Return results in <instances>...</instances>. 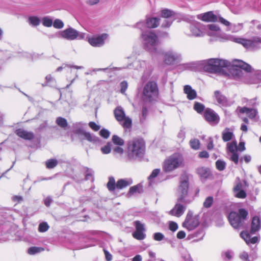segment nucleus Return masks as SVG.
Masks as SVG:
<instances>
[{
    "label": "nucleus",
    "mask_w": 261,
    "mask_h": 261,
    "mask_svg": "<svg viewBox=\"0 0 261 261\" xmlns=\"http://www.w3.org/2000/svg\"><path fill=\"white\" fill-rule=\"evenodd\" d=\"M141 37L143 43L146 49L152 54H156L160 49L156 47L159 43L157 35L152 31H146L142 33Z\"/></svg>",
    "instance_id": "nucleus-3"
},
{
    "label": "nucleus",
    "mask_w": 261,
    "mask_h": 261,
    "mask_svg": "<svg viewBox=\"0 0 261 261\" xmlns=\"http://www.w3.org/2000/svg\"><path fill=\"white\" fill-rule=\"evenodd\" d=\"M245 150V144L244 142H240L238 146V150L242 152Z\"/></svg>",
    "instance_id": "nucleus-64"
},
{
    "label": "nucleus",
    "mask_w": 261,
    "mask_h": 261,
    "mask_svg": "<svg viewBox=\"0 0 261 261\" xmlns=\"http://www.w3.org/2000/svg\"><path fill=\"white\" fill-rule=\"evenodd\" d=\"M100 135L105 138H108L110 136V132L106 129H102L100 131Z\"/></svg>",
    "instance_id": "nucleus-55"
},
{
    "label": "nucleus",
    "mask_w": 261,
    "mask_h": 261,
    "mask_svg": "<svg viewBox=\"0 0 261 261\" xmlns=\"http://www.w3.org/2000/svg\"><path fill=\"white\" fill-rule=\"evenodd\" d=\"M186 237V233L184 231H179L177 234V238L179 239L184 238Z\"/></svg>",
    "instance_id": "nucleus-63"
},
{
    "label": "nucleus",
    "mask_w": 261,
    "mask_h": 261,
    "mask_svg": "<svg viewBox=\"0 0 261 261\" xmlns=\"http://www.w3.org/2000/svg\"><path fill=\"white\" fill-rule=\"evenodd\" d=\"M42 24L45 27H49L53 24V21L51 19L48 17H44L42 19Z\"/></svg>",
    "instance_id": "nucleus-48"
},
{
    "label": "nucleus",
    "mask_w": 261,
    "mask_h": 261,
    "mask_svg": "<svg viewBox=\"0 0 261 261\" xmlns=\"http://www.w3.org/2000/svg\"><path fill=\"white\" fill-rule=\"evenodd\" d=\"M198 174L202 178H206L210 175V171L208 168L200 167L197 169Z\"/></svg>",
    "instance_id": "nucleus-31"
},
{
    "label": "nucleus",
    "mask_w": 261,
    "mask_h": 261,
    "mask_svg": "<svg viewBox=\"0 0 261 261\" xmlns=\"http://www.w3.org/2000/svg\"><path fill=\"white\" fill-rule=\"evenodd\" d=\"M83 125L84 124L82 122H77L74 124V133L79 135L84 136L86 139L91 142L95 143L97 142L98 139L96 137L82 129Z\"/></svg>",
    "instance_id": "nucleus-13"
},
{
    "label": "nucleus",
    "mask_w": 261,
    "mask_h": 261,
    "mask_svg": "<svg viewBox=\"0 0 261 261\" xmlns=\"http://www.w3.org/2000/svg\"><path fill=\"white\" fill-rule=\"evenodd\" d=\"M208 31H214L216 33H220L221 30L219 27L216 24H208L207 25Z\"/></svg>",
    "instance_id": "nucleus-44"
},
{
    "label": "nucleus",
    "mask_w": 261,
    "mask_h": 261,
    "mask_svg": "<svg viewBox=\"0 0 261 261\" xmlns=\"http://www.w3.org/2000/svg\"><path fill=\"white\" fill-rule=\"evenodd\" d=\"M184 93L187 94L188 99L193 100L197 96V93L196 91L192 89L189 85H186L184 88Z\"/></svg>",
    "instance_id": "nucleus-23"
},
{
    "label": "nucleus",
    "mask_w": 261,
    "mask_h": 261,
    "mask_svg": "<svg viewBox=\"0 0 261 261\" xmlns=\"http://www.w3.org/2000/svg\"><path fill=\"white\" fill-rule=\"evenodd\" d=\"M112 141L115 144L119 146H122L124 143L123 140L116 135H114L112 137Z\"/></svg>",
    "instance_id": "nucleus-36"
},
{
    "label": "nucleus",
    "mask_w": 261,
    "mask_h": 261,
    "mask_svg": "<svg viewBox=\"0 0 261 261\" xmlns=\"http://www.w3.org/2000/svg\"><path fill=\"white\" fill-rule=\"evenodd\" d=\"M198 18L207 22H215L217 21V17L212 11L198 15Z\"/></svg>",
    "instance_id": "nucleus-19"
},
{
    "label": "nucleus",
    "mask_w": 261,
    "mask_h": 261,
    "mask_svg": "<svg viewBox=\"0 0 261 261\" xmlns=\"http://www.w3.org/2000/svg\"><path fill=\"white\" fill-rule=\"evenodd\" d=\"M16 134L20 137L26 139L31 140L34 138V134L31 132H27L23 129H18L16 130Z\"/></svg>",
    "instance_id": "nucleus-21"
},
{
    "label": "nucleus",
    "mask_w": 261,
    "mask_h": 261,
    "mask_svg": "<svg viewBox=\"0 0 261 261\" xmlns=\"http://www.w3.org/2000/svg\"><path fill=\"white\" fill-rule=\"evenodd\" d=\"M174 15V12L169 9H165L161 11V15L163 18H169Z\"/></svg>",
    "instance_id": "nucleus-33"
},
{
    "label": "nucleus",
    "mask_w": 261,
    "mask_h": 261,
    "mask_svg": "<svg viewBox=\"0 0 261 261\" xmlns=\"http://www.w3.org/2000/svg\"><path fill=\"white\" fill-rule=\"evenodd\" d=\"M234 196L239 198H245L246 197V193L244 190L243 185L240 182L237 183L233 188Z\"/></svg>",
    "instance_id": "nucleus-18"
},
{
    "label": "nucleus",
    "mask_w": 261,
    "mask_h": 261,
    "mask_svg": "<svg viewBox=\"0 0 261 261\" xmlns=\"http://www.w3.org/2000/svg\"><path fill=\"white\" fill-rule=\"evenodd\" d=\"M219 21L222 23L223 24L226 25V26H230V22H229L228 21L226 20L225 19L222 18V17H219Z\"/></svg>",
    "instance_id": "nucleus-59"
},
{
    "label": "nucleus",
    "mask_w": 261,
    "mask_h": 261,
    "mask_svg": "<svg viewBox=\"0 0 261 261\" xmlns=\"http://www.w3.org/2000/svg\"><path fill=\"white\" fill-rule=\"evenodd\" d=\"M44 250V248L42 247H32L28 249V252L30 255H34L36 253L41 252Z\"/></svg>",
    "instance_id": "nucleus-32"
},
{
    "label": "nucleus",
    "mask_w": 261,
    "mask_h": 261,
    "mask_svg": "<svg viewBox=\"0 0 261 261\" xmlns=\"http://www.w3.org/2000/svg\"><path fill=\"white\" fill-rule=\"evenodd\" d=\"M185 211V207L182 204L176 203L174 207L170 211L169 214L177 217H180Z\"/></svg>",
    "instance_id": "nucleus-20"
},
{
    "label": "nucleus",
    "mask_w": 261,
    "mask_h": 261,
    "mask_svg": "<svg viewBox=\"0 0 261 261\" xmlns=\"http://www.w3.org/2000/svg\"><path fill=\"white\" fill-rule=\"evenodd\" d=\"M89 125L94 131H97L100 129V126L98 125L94 122H90Z\"/></svg>",
    "instance_id": "nucleus-56"
},
{
    "label": "nucleus",
    "mask_w": 261,
    "mask_h": 261,
    "mask_svg": "<svg viewBox=\"0 0 261 261\" xmlns=\"http://www.w3.org/2000/svg\"><path fill=\"white\" fill-rule=\"evenodd\" d=\"M209 156L208 152L206 151L200 152L199 153V157L200 158H207Z\"/></svg>",
    "instance_id": "nucleus-60"
},
{
    "label": "nucleus",
    "mask_w": 261,
    "mask_h": 261,
    "mask_svg": "<svg viewBox=\"0 0 261 261\" xmlns=\"http://www.w3.org/2000/svg\"><path fill=\"white\" fill-rule=\"evenodd\" d=\"M225 162L221 160H218L216 163V167L220 171L223 170L225 168Z\"/></svg>",
    "instance_id": "nucleus-45"
},
{
    "label": "nucleus",
    "mask_w": 261,
    "mask_h": 261,
    "mask_svg": "<svg viewBox=\"0 0 261 261\" xmlns=\"http://www.w3.org/2000/svg\"><path fill=\"white\" fill-rule=\"evenodd\" d=\"M183 161L181 154L174 153L165 160L163 167V170L166 172H172L182 166Z\"/></svg>",
    "instance_id": "nucleus-4"
},
{
    "label": "nucleus",
    "mask_w": 261,
    "mask_h": 261,
    "mask_svg": "<svg viewBox=\"0 0 261 261\" xmlns=\"http://www.w3.org/2000/svg\"><path fill=\"white\" fill-rule=\"evenodd\" d=\"M204 62V70L211 73L224 74L225 73V69H229L230 66L228 61L218 59H211Z\"/></svg>",
    "instance_id": "nucleus-2"
},
{
    "label": "nucleus",
    "mask_w": 261,
    "mask_h": 261,
    "mask_svg": "<svg viewBox=\"0 0 261 261\" xmlns=\"http://www.w3.org/2000/svg\"><path fill=\"white\" fill-rule=\"evenodd\" d=\"M143 96L144 98L148 100L154 99L158 94L157 85L155 82H148L144 87Z\"/></svg>",
    "instance_id": "nucleus-12"
},
{
    "label": "nucleus",
    "mask_w": 261,
    "mask_h": 261,
    "mask_svg": "<svg viewBox=\"0 0 261 261\" xmlns=\"http://www.w3.org/2000/svg\"><path fill=\"white\" fill-rule=\"evenodd\" d=\"M232 74L238 78L244 76V72L243 70L249 72L251 71L252 68L250 65L244 62L241 60H236L233 61Z\"/></svg>",
    "instance_id": "nucleus-9"
},
{
    "label": "nucleus",
    "mask_w": 261,
    "mask_h": 261,
    "mask_svg": "<svg viewBox=\"0 0 261 261\" xmlns=\"http://www.w3.org/2000/svg\"><path fill=\"white\" fill-rule=\"evenodd\" d=\"M199 224V221L197 217L193 216L191 213H188L185 221L182 223L183 227L189 230L195 229Z\"/></svg>",
    "instance_id": "nucleus-16"
},
{
    "label": "nucleus",
    "mask_w": 261,
    "mask_h": 261,
    "mask_svg": "<svg viewBox=\"0 0 261 261\" xmlns=\"http://www.w3.org/2000/svg\"><path fill=\"white\" fill-rule=\"evenodd\" d=\"M169 228L172 231H176L178 228L177 224L173 222H171L169 224Z\"/></svg>",
    "instance_id": "nucleus-57"
},
{
    "label": "nucleus",
    "mask_w": 261,
    "mask_h": 261,
    "mask_svg": "<svg viewBox=\"0 0 261 261\" xmlns=\"http://www.w3.org/2000/svg\"><path fill=\"white\" fill-rule=\"evenodd\" d=\"M127 155L130 159L143 157L145 151V143L142 139L134 138L127 144Z\"/></svg>",
    "instance_id": "nucleus-1"
},
{
    "label": "nucleus",
    "mask_w": 261,
    "mask_h": 261,
    "mask_svg": "<svg viewBox=\"0 0 261 261\" xmlns=\"http://www.w3.org/2000/svg\"><path fill=\"white\" fill-rule=\"evenodd\" d=\"M233 136L232 132L228 128H225L222 132V139L225 142L231 140Z\"/></svg>",
    "instance_id": "nucleus-30"
},
{
    "label": "nucleus",
    "mask_w": 261,
    "mask_h": 261,
    "mask_svg": "<svg viewBox=\"0 0 261 261\" xmlns=\"http://www.w3.org/2000/svg\"><path fill=\"white\" fill-rule=\"evenodd\" d=\"M56 123L58 125L63 128H65L67 126V120L62 117H58L56 119Z\"/></svg>",
    "instance_id": "nucleus-38"
},
{
    "label": "nucleus",
    "mask_w": 261,
    "mask_h": 261,
    "mask_svg": "<svg viewBox=\"0 0 261 261\" xmlns=\"http://www.w3.org/2000/svg\"><path fill=\"white\" fill-rule=\"evenodd\" d=\"M135 225L136 226V231H145L144 225L140 221H137L135 222Z\"/></svg>",
    "instance_id": "nucleus-46"
},
{
    "label": "nucleus",
    "mask_w": 261,
    "mask_h": 261,
    "mask_svg": "<svg viewBox=\"0 0 261 261\" xmlns=\"http://www.w3.org/2000/svg\"><path fill=\"white\" fill-rule=\"evenodd\" d=\"M247 215V212L244 209H240L239 213L231 212L228 217L231 225L234 228L240 227L243 224Z\"/></svg>",
    "instance_id": "nucleus-7"
},
{
    "label": "nucleus",
    "mask_w": 261,
    "mask_h": 261,
    "mask_svg": "<svg viewBox=\"0 0 261 261\" xmlns=\"http://www.w3.org/2000/svg\"><path fill=\"white\" fill-rule=\"evenodd\" d=\"M156 54H162L164 62L168 65L173 64L179 62L181 60V56L178 53L173 50H169L164 53L161 49L159 50Z\"/></svg>",
    "instance_id": "nucleus-11"
},
{
    "label": "nucleus",
    "mask_w": 261,
    "mask_h": 261,
    "mask_svg": "<svg viewBox=\"0 0 261 261\" xmlns=\"http://www.w3.org/2000/svg\"><path fill=\"white\" fill-rule=\"evenodd\" d=\"M227 155L229 159L237 164L239 162V154L237 153L238 146L236 141H232L227 144Z\"/></svg>",
    "instance_id": "nucleus-15"
},
{
    "label": "nucleus",
    "mask_w": 261,
    "mask_h": 261,
    "mask_svg": "<svg viewBox=\"0 0 261 261\" xmlns=\"http://www.w3.org/2000/svg\"><path fill=\"white\" fill-rule=\"evenodd\" d=\"M113 152L115 154L122 155L124 152V150L120 146H116L113 148Z\"/></svg>",
    "instance_id": "nucleus-54"
},
{
    "label": "nucleus",
    "mask_w": 261,
    "mask_h": 261,
    "mask_svg": "<svg viewBox=\"0 0 261 261\" xmlns=\"http://www.w3.org/2000/svg\"><path fill=\"white\" fill-rule=\"evenodd\" d=\"M107 33L89 36L87 38L88 43L93 47H100L104 45L105 41L108 38Z\"/></svg>",
    "instance_id": "nucleus-14"
},
{
    "label": "nucleus",
    "mask_w": 261,
    "mask_h": 261,
    "mask_svg": "<svg viewBox=\"0 0 261 261\" xmlns=\"http://www.w3.org/2000/svg\"><path fill=\"white\" fill-rule=\"evenodd\" d=\"M213 202V197L212 196H208L205 199L203 205L205 208H209L212 205Z\"/></svg>",
    "instance_id": "nucleus-37"
},
{
    "label": "nucleus",
    "mask_w": 261,
    "mask_h": 261,
    "mask_svg": "<svg viewBox=\"0 0 261 261\" xmlns=\"http://www.w3.org/2000/svg\"><path fill=\"white\" fill-rule=\"evenodd\" d=\"M224 255H225V258L228 260H230L232 258V253L230 251H226L224 253Z\"/></svg>",
    "instance_id": "nucleus-62"
},
{
    "label": "nucleus",
    "mask_w": 261,
    "mask_h": 261,
    "mask_svg": "<svg viewBox=\"0 0 261 261\" xmlns=\"http://www.w3.org/2000/svg\"><path fill=\"white\" fill-rule=\"evenodd\" d=\"M121 91L122 93H124L127 88V83L123 81L121 83Z\"/></svg>",
    "instance_id": "nucleus-58"
},
{
    "label": "nucleus",
    "mask_w": 261,
    "mask_h": 261,
    "mask_svg": "<svg viewBox=\"0 0 261 261\" xmlns=\"http://www.w3.org/2000/svg\"><path fill=\"white\" fill-rule=\"evenodd\" d=\"M133 236L134 238L139 240H143L145 237V234L144 233L143 231H135L133 234Z\"/></svg>",
    "instance_id": "nucleus-40"
},
{
    "label": "nucleus",
    "mask_w": 261,
    "mask_h": 261,
    "mask_svg": "<svg viewBox=\"0 0 261 261\" xmlns=\"http://www.w3.org/2000/svg\"><path fill=\"white\" fill-rule=\"evenodd\" d=\"M194 109L198 113H200L204 110V106L201 103L196 102L194 106Z\"/></svg>",
    "instance_id": "nucleus-43"
},
{
    "label": "nucleus",
    "mask_w": 261,
    "mask_h": 261,
    "mask_svg": "<svg viewBox=\"0 0 261 261\" xmlns=\"http://www.w3.org/2000/svg\"><path fill=\"white\" fill-rule=\"evenodd\" d=\"M60 36L68 40H74L76 39H83L85 34L70 27L60 32Z\"/></svg>",
    "instance_id": "nucleus-10"
},
{
    "label": "nucleus",
    "mask_w": 261,
    "mask_h": 261,
    "mask_svg": "<svg viewBox=\"0 0 261 261\" xmlns=\"http://www.w3.org/2000/svg\"><path fill=\"white\" fill-rule=\"evenodd\" d=\"M239 258L243 261H250L248 253L246 251H243L239 254Z\"/></svg>",
    "instance_id": "nucleus-47"
},
{
    "label": "nucleus",
    "mask_w": 261,
    "mask_h": 261,
    "mask_svg": "<svg viewBox=\"0 0 261 261\" xmlns=\"http://www.w3.org/2000/svg\"><path fill=\"white\" fill-rule=\"evenodd\" d=\"M188 177L186 175H182L180 177V184L177 190L178 202L190 203L193 200V198L191 199H186L188 196Z\"/></svg>",
    "instance_id": "nucleus-6"
},
{
    "label": "nucleus",
    "mask_w": 261,
    "mask_h": 261,
    "mask_svg": "<svg viewBox=\"0 0 261 261\" xmlns=\"http://www.w3.org/2000/svg\"><path fill=\"white\" fill-rule=\"evenodd\" d=\"M29 22L31 24L34 26H37L39 24L40 21L38 17L36 16H31L29 18Z\"/></svg>",
    "instance_id": "nucleus-41"
},
{
    "label": "nucleus",
    "mask_w": 261,
    "mask_h": 261,
    "mask_svg": "<svg viewBox=\"0 0 261 261\" xmlns=\"http://www.w3.org/2000/svg\"><path fill=\"white\" fill-rule=\"evenodd\" d=\"M164 238V236L161 232H156L153 234V239L157 241H161Z\"/></svg>",
    "instance_id": "nucleus-52"
},
{
    "label": "nucleus",
    "mask_w": 261,
    "mask_h": 261,
    "mask_svg": "<svg viewBox=\"0 0 261 261\" xmlns=\"http://www.w3.org/2000/svg\"><path fill=\"white\" fill-rule=\"evenodd\" d=\"M132 184V180L130 179H121L117 182L116 187L118 189H122L131 185Z\"/></svg>",
    "instance_id": "nucleus-29"
},
{
    "label": "nucleus",
    "mask_w": 261,
    "mask_h": 261,
    "mask_svg": "<svg viewBox=\"0 0 261 261\" xmlns=\"http://www.w3.org/2000/svg\"><path fill=\"white\" fill-rule=\"evenodd\" d=\"M100 150L103 154H109L111 151V143H108L106 145L102 146Z\"/></svg>",
    "instance_id": "nucleus-42"
},
{
    "label": "nucleus",
    "mask_w": 261,
    "mask_h": 261,
    "mask_svg": "<svg viewBox=\"0 0 261 261\" xmlns=\"http://www.w3.org/2000/svg\"><path fill=\"white\" fill-rule=\"evenodd\" d=\"M226 39L242 44L245 48L247 49L257 48L259 47L258 44H261V38L257 37H254L252 39H246L232 35H229L227 37Z\"/></svg>",
    "instance_id": "nucleus-5"
},
{
    "label": "nucleus",
    "mask_w": 261,
    "mask_h": 261,
    "mask_svg": "<svg viewBox=\"0 0 261 261\" xmlns=\"http://www.w3.org/2000/svg\"><path fill=\"white\" fill-rule=\"evenodd\" d=\"M53 26L57 29H61L64 26L63 22L60 19H56L53 23Z\"/></svg>",
    "instance_id": "nucleus-51"
},
{
    "label": "nucleus",
    "mask_w": 261,
    "mask_h": 261,
    "mask_svg": "<svg viewBox=\"0 0 261 261\" xmlns=\"http://www.w3.org/2000/svg\"><path fill=\"white\" fill-rule=\"evenodd\" d=\"M104 253L106 258L108 261H111L112 259V255L107 250H104Z\"/></svg>",
    "instance_id": "nucleus-61"
},
{
    "label": "nucleus",
    "mask_w": 261,
    "mask_h": 261,
    "mask_svg": "<svg viewBox=\"0 0 261 261\" xmlns=\"http://www.w3.org/2000/svg\"><path fill=\"white\" fill-rule=\"evenodd\" d=\"M260 228V221L257 217H254L252 219L251 223V231L252 232H255L258 230Z\"/></svg>",
    "instance_id": "nucleus-28"
},
{
    "label": "nucleus",
    "mask_w": 261,
    "mask_h": 261,
    "mask_svg": "<svg viewBox=\"0 0 261 261\" xmlns=\"http://www.w3.org/2000/svg\"><path fill=\"white\" fill-rule=\"evenodd\" d=\"M160 24V18L156 17L148 18L146 19L147 27L150 28H156Z\"/></svg>",
    "instance_id": "nucleus-26"
},
{
    "label": "nucleus",
    "mask_w": 261,
    "mask_h": 261,
    "mask_svg": "<svg viewBox=\"0 0 261 261\" xmlns=\"http://www.w3.org/2000/svg\"><path fill=\"white\" fill-rule=\"evenodd\" d=\"M190 146L192 148L195 150H197L200 147V142L198 139H192L190 141Z\"/></svg>",
    "instance_id": "nucleus-35"
},
{
    "label": "nucleus",
    "mask_w": 261,
    "mask_h": 261,
    "mask_svg": "<svg viewBox=\"0 0 261 261\" xmlns=\"http://www.w3.org/2000/svg\"><path fill=\"white\" fill-rule=\"evenodd\" d=\"M241 113H246L250 118H253L257 114V111L255 109H249L246 107L242 108L240 110Z\"/></svg>",
    "instance_id": "nucleus-27"
},
{
    "label": "nucleus",
    "mask_w": 261,
    "mask_h": 261,
    "mask_svg": "<svg viewBox=\"0 0 261 261\" xmlns=\"http://www.w3.org/2000/svg\"><path fill=\"white\" fill-rule=\"evenodd\" d=\"M160 171V169H154L153 170L151 174L148 177V179L150 180V185H151L150 182L151 181V179H153V178L155 177L156 176H157V175L159 174Z\"/></svg>",
    "instance_id": "nucleus-53"
},
{
    "label": "nucleus",
    "mask_w": 261,
    "mask_h": 261,
    "mask_svg": "<svg viewBox=\"0 0 261 261\" xmlns=\"http://www.w3.org/2000/svg\"><path fill=\"white\" fill-rule=\"evenodd\" d=\"M240 236L241 238L245 241V242L247 244H255L258 241V237H254L252 238H250V236L249 233L247 231H243L241 233Z\"/></svg>",
    "instance_id": "nucleus-22"
},
{
    "label": "nucleus",
    "mask_w": 261,
    "mask_h": 261,
    "mask_svg": "<svg viewBox=\"0 0 261 261\" xmlns=\"http://www.w3.org/2000/svg\"><path fill=\"white\" fill-rule=\"evenodd\" d=\"M114 115L115 119L125 128H129L132 126V120L126 117L123 108L118 106L114 110Z\"/></svg>",
    "instance_id": "nucleus-8"
},
{
    "label": "nucleus",
    "mask_w": 261,
    "mask_h": 261,
    "mask_svg": "<svg viewBox=\"0 0 261 261\" xmlns=\"http://www.w3.org/2000/svg\"><path fill=\"white\" fill-rule=\"evenodd\" d=\"M116 184H115V180L114 177H111L109 178V180L107 184V187L110 191H114L116 188Z\"/></svg>",
    "instance_id": "nucleus-34"
},
{
    "label": "nucleus",
    "mask_w": 261,
    "mask_h": 261,
    "mask_svg": "<svg viewBox=\"0 0 261 261\" xmlns=\"http://www.w3.org/2000/svg\"><path fill=\"white\" fill-rule=\"evenodd\" d=\"M58 164L57 160L55 159H50L46 162V167L48 169H51L57 166Z\"/></svg>",
    "instance_id": "nucleus-39"
},
{
    "label": "nucleus",
    "mask_w": 261,
    "mask_h": 261,
    "mask_svg": "<svg viewBox=\"0 0 261 261\" xmlns=\"http://www.w3.org/2000/svg\"><path fill=\"white\" fill-rule=\"evenodd\" d=\"M214 98L217 102L222 106H224L227 103V98L225 96L222 95L219 91H216L214 93Z\"/></svg>",
    "instance_id": "nucleus-25"
},
{
    "label": "nucleus",
    "mask_w": 261,
    "mask_h": 261,
    "mask_svg": "<svg viewBox=\"0 0 261 261\" xmlns=\"http://www.w3.org/2000/svg\"><path fill=\"white\" fill-rule=\"evenodd\" d=\"M201 24L199 23H196L191 27V31L193 36L196 37H201L204 35L203 33L200 30Z\"/></svg>",
    "instance_id": "nucleus-24"
},
{
    "label": "nucleus",
    "mask_w": 261,
    "mask_h": 261,
    "mask_svg": "<svg viewBox=\"0 0 261 261\" xmlns=\"http://www.w3.org/2000/svg\"><path fill=\"white\" fill-rule=\"evenodd\" d=\"M141 188V187L139 185L132 187L129 189V193L130 194H133L137 192L139 193L140 192Z\"/></svg>",
    "instance_id": "nucleus-49"
},
{
    "label": "nucleus",
    "mask_w": 261,
    "mask_h": 261,
    "mask_svg": "<svg viewBox=\"0 0 261 261\" xmlns=\"http://www.w3.org/2000/svg\"><path fill=\"white\" fill-rule=\"evenodd\" d=\"M204 115L205 119L211 123L217 124L219 121V116L212 109H206Z\"/></svg>",
    "instance_id": "nucleus-17"
},
{
    "label": "nucleus",
    "mask_w": 261,
    "mask_h": 261,
    "mask_svg": "<svg viewBox=\"0 0 261 261\" xmlns=\"http://www.w3.org/2000/svg\"><path fill=\"white\" fill-rule=\"evenodd\" d=\"M49 228L46 223L43 222L41 223L39 226V231L40 232H45Z\"/></svg>",
    "instance_id": "nucleus-50"
}]
</instances>
